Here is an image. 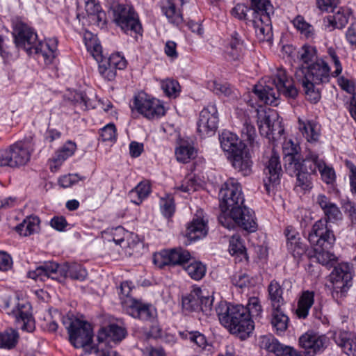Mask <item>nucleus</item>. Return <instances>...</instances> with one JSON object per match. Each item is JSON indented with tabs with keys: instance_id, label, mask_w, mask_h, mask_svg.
Returning <instances> with one entry per match:
<instances>
[{
	"instance_id": "51",
	"label": "nucleus",
	"mask_w": 356,
	"mask_h": 356,
	"mask_svg": "<svg viewBox=\"0 0 356 356\" xmlns=\"http://www.w3.org/2000/svg\"><path fill=\"white\" fill-rule=\"evenodd\" d=\"M245 307L248 310V317L251 318V319L261 316L262 307L259 298L255 296L250 297L247 306Z\"/></svg>"
},
{
	"instance_id": "1",
	"label": "nucleus",
	"mask_w": 356,
	"mask_h": 356,
	"mask_svg": "<svg viewBox=\"0 0 356 356\" xmlns=\"http://www.w3.org/2000/svg\"><path fill=\"white\" fill-rule=\"evenodd\" d=\"M13 35L17 48L24 49L30 55L36 54L45 64L51 63L56 58L57 39L49 38L44 42H39L34 30L23 22H19L15 25Z\"/></svg>"
},
{
	"instance_id": "16",
	"label": "nucleus",
	"mask_w": 356,
	"mask_h": 356,
	"mask_svg": "<svg viewBox=\"0 0 356 356\" xmlns=\"http://www.w3.org/2000/svg\"><path fill=\"white\" fill-rule=\"evenodd\" d=\"M190 259V252L181 248L164 250L154 255V263L160 268L166 266H184Z\"/></svg>"
},
{
	"instance_id": "52",
	"label": "nucleus",
	"mask_w": 356,
	"mask_h": 356,
	"mask_svg": "<svg viewBox=\"0 0 356 356\" xmlns=\"http://www.w3.org/2000/svg\"><path fill=\"white\" fill-rule=\"evenodd\" d=\"M177 159L179 162L187 163L195 156L194 147L188 145H181L175 152Z\"/></svg>"
},
{
	"instance_id": "30",
	"label": "nucleus",
	"mask_w": 356,
	"mask_h": 356,
	"mask_svg": "<svg viewBox=\"0 0 356 356\" xmlns=\"http://www.w3.org/2000/svg\"><path fill=\"white\" fill-rule=\"evenodd\" d=\"M268 300L272 308L282 307L286 303L283 297V289L280 283L272 280L268 286Z\"/></svg>"
},
{
	"instance_id": "20",
	"label": "nucleus",
	"mask_w": 356,
	"mask_h": 356,
	"mask_svg": "<svg viewBox=\"0 0 356 356\" xmlns=\"http://www.w3.org/2000/svg\"><path fill=\"white\" fill-rule=\"evenodd\" d=\"M266 177L264 179V184L268 193L271 188L279 184L280 177L282 172V167L278 154L272 151L271 155L266 163L264 170Z\"/></svg>"
},
{
	"instance_id": "4",
	"label": "nucleus",
	"mask_w": 356,
	"mask_h": 356,
	"mask_svg": "<svg viewBox=\"0 0 356 356\" xmlns=\"http://www.w3.org/2000/svg\"><path fill=\"white\" fill-rule=\"evenodd\" d=\"M330 67L323 60H319L309 66H302L295 72V78L305 91L306 98L312 103H317L321 99L319 86L327 81Z\"/></svg>"
},
{
	"instance_id": "5",
	"label": "nucleus",
	"mask_w": 356,
	"mask_h": 356,
	"mask_svg": "<svg viewBox=\"0 0 356 356\" xmlns=\"http://www.w3.org/2000/svg\"><path fill=\"white\" fill-rule=\"evenodd\" d=\"M87 271L76 263H65L62 266L53 261H44L33 270L28 273V277L35 281L44 282L48 279L62 282L67 277L72 280L83 281L87 277Z\"/></svg>"
},
{
	"instance_id": "45",
	"label": "nucleus",
	"mask_w": 356,
	"mask_h": 356,
	"mask_svg": "<svg viewBox=\"0 0 356 356\" xmlns=\"http://www.w3.org/2000/svg\"><path fill=\"white\" fill-rule=\"evenodd\" d=\"M188 275L195 280H200L205 275L206 267L200 261H193L184 266Z\"/></svg>"
},
{
	"instance_id": "60",
	"label": "nucleus",
	"mask_w": 356,
	"mask_h": 356,
	"mask_svg": "<svg viewBox=\"0 0 356 356\" xmlns=\"http://www.w3.org/2000/svg\"><path fill=\"white\" fill-rule=\"evenodd\" d=\"M232 282L234 285L241 289L248 286L250 283V277L246 273H236L232 277Z\"/></svg>"
},
{
	"instance_id": "18",
	"label": "nucleus",
	"mask_w": 356,
	"mask_h": 356,
	"mask_svg": "<svg viewBox=\"0 0 356 356\" xmlns=\"http://www.w3.org/2000/svg\"><path fill=\"white\" fill-rule=\"evenodd\" d=\"M134 108L147 119L158 118L165 113L164 107L159 99L147 98L145 95L135 97Z\"/></svg>"
},
{
	"instance_id": "55",
	"label": "nucleus",
	"mask_w": 356,
	"mask_h": 356,
	"mask_svg": "<svg viewBox=\"0 0 356 356\" xmlns=\"http://www.w3.org/2000/svg\"><path fill=\"white\" fill-rule=\"evenodd\" d=\"M334 339L336 343L341 347L343 352L347 355H350L349 351L352 348L350 342L352 341V337H350V334L347 332H339L335 334Z\"/></svg>"
},
{
	"instance_id": "44",
	"label": "nucleus",
	"mask_w": 356,
	"mask_h": 356,
	"mask_svg": "<svg viewBox=\"0 0 356 356\" xmlns=\"http://www.w3.org/2000/svg\"><path fill=\"white\" fill-rule=\"evenodd\" d=\"M314 252L318 261L324 265L332 266L337 260L336 256L330 252L331 248H315Z\"/></svg>"
},
{
	"instance_id": "31",
	"label": "nucleus",
	"mask_w": 356,
	"mask_h": 356,
	"mask_svg": "<svg viewBox=\"0 0 356 356\" xmlns=\"http://www.w3.org/2000/svg\"><path fill=\"white\" fill-rule=\"evenodd\" d=\"M86 11L91 23L97 26L104 25L105 23L106 14L102 10L99 3L95 0H88L86 3Z\"/></svg>"
},
{
	"instance_id": "63",
	"label": "nucleus",
	"mask_w": 356,
	"mask_h": 356,
	"mask_svg": "<svg viewBox=\"0 0 356 356\" xmlns=\"http://www.w3.org/2000/svg\"><path fill=\"white\" fill-rule=\"evenodd\" d=\"M119 294L120 299L122 300V304L124 306V302L128 298H132L130 297V293L132 290L131 282L126 281L121 283L119 287Z\"/></svg>"
},
{
	"instance_id": "50",
	"label": "nucleus",
	"mask_w": 356,
	"mask_h": 356,
	"mask_svg": "<svg viewBox=\"0 0 356 356\" xmlns=\"http://www.w3.org/2000/svg\"><path fill=\"white\" fill-rule=\"evenodd\" d=\"M209 88L218 96L230 97L233 92L232 88L227 83L213 81L209 83Z\"/></svg>"
},
{
	"instance_id": "28",
	"label": "nucleus",
	"mask_w": 356,
	"mask_h": 356,
	"mask_svg": "<svg viewBox=\"0 0 356 356\" xmlns=\"http://www.w3.org/2000/svg\"><path fill=\"white\" fill-rule=\"evenodd\" d=\"M222 149L229 154V155L238 149L244 148L245 145L239 140L237 136L229 131H224L219 136Z\"/></svg>"
},
{
	"instance_id": "54",
	"label": "nucleus",
	"mask_w": 356,
	"mask_h": 356,
	"mask_svg": "<svg viewBox=\"0 0 356 356\" xmlns=\"http://www.w3.org/2000/svg\"><path fill=\"white\" fill-rule=\"evenodd\" d=\"M180 335L190 341L194 343L197 347L204 348L207 345L206 337L199 332H180Z\"/></svg>"
},
{
	"instance_id": "47",
	"label": "nucleus",
	"mask_w": 356,
	"mask_h": 356,
	"mask_svg": "<svg viewBox=\"0 0 356 356\" xmlns=\"http://www.w3.org/2000/svg\"><path fill=\"white\" fill-rule=\"evenodd\" d=\"M229 253L246 258L245 248L238 235H234L229 240Z\"/></svg>"
},
{
	"instance_id": "61",
	"label": "nucleus",
	"mask_w": 356,
	"mask_h": 356,
	"mask_svg": "<svg viewBox=\"0 0 356 356\" xmlns=\"http://www.w3.org/2000/svg\"><path fill=\"white\" fill-rule=\"evenodd\" d=\"M161 87L167 95L172 96L179 91V85L174 80H166L162 83Z\"/></svg>"
},
{
	"instance_id": "15",
	"label": "nucleus",
	"mask_w": 356,
	"mask_h": 356,
	"mask_svg": "<svg viewBox=\"0 0 356 356\" xmlns=\"http://www.w3.org/2000/svg\"><path fill=\"white\" fill-rule=\"evenodd\" d=\"M308 240L314 248H332L336 238L333 231L326 225V221L321 219L312 226L308 235Z\"/></svg>"
},
{
	"instance_id": "13",
	"label": "nucleus",
	"mask_w": 356,
	"mask_h": 356,
	"mask_svg": "<svg viewBox=\"0 0 356 356\" xmlns=\"http://www.w3.org/2000/svg\"><path fill=\"white\" fill-rule=\"evenodd\" d=\"M219 199L222 213H226L232 207L243 204L245 199L241 184L234 179H229L220 191Z\"/></svg>"
},
{
	"instance_id": "29",
	"label": "nucleus",
	"mask_w": 356,
	"mask_h": 356,
	"mask_svg": "<svg viewBox=\"0 0 356 356\" xmlns=\"http://www.w3.org/2000/svg\"><path fill=\"white\" fill-rule=\"evenodd\" d=\"M252 19H262V17H270L274 14V8L269 0H251Z\"/></svg>"
},
{
	"instance_id": "25",
	"label": "nucleus",
	"mask_w": 356,
	"mask_h": 356,
	"mask_svg": "<svg viewBox=\"0 0 356 356\" xmlns=\"http://www.w3.org/2000/svg\"><path fill=\"white\" fill-rule=\"evenodd\" d=\"M316 203L323 211L325 218L323 220L326 221V225L328 221H337L342 219L343 215L339 208L325 195H318L316 198Z\"/></svg>"
},
{
	"instance_id": "27",
	"label": "nucleus",
	"mask_w": 356,
	"mask_h": 356,
	"mask_svg": "<svg viewBox=\"0 0 356 356\" xmlns=\"http://www.w3.org/2000/svg\"><path fill=\"white\" fill-rule=\"evenodd\" d=\"M258 40L261 42H270L273 40L271 19L262 17V19H252Z\"/></svg>"
},
{
	"instance_id": "11",
	"label": "nucleus",
	"mask_w": 356,
	"mask_h": 356,
	"mask_svg": "<svg viewBox=\"0 0 356 356\" xmlns=\"http://www.w3.org/2000/svg\"><path fill=\"white\" fill-rule=\"evenodd\" d=\"M352 279L351 268L348 264H339L331 273V295L338 304H341L346 296L348 290L352 285Z\"/></svg>"
},
{
	"instance_id": "24",
	"label": "nucleus",
	"mask_w": 356,
	"mask_h": 356,
	"mask_svg": "<svg viewBox=\"0 0 356 356\" xmlns=\"http://www.w3.org/2000/svg\"><path fill=\"white\" fill-rule=\"evenodd\" d=\"M300 147L291 140L286 141L283 146L284 168L286 172H295L302 163L299 154Z\"/></svg>"
},
{
	"instance_id": "56",
	"label": "nucleus",
	"mask_w": 356,
	"mask_h": 356,
	"mask_svg": "<svg viewBox=\"0 0 356 356\" xmlns=\"http://www.w3.org/2000/svg\"><path fill=\"white\" fill-rule=\"evenodd\" d=\"M286 245L289 252H291L293 257L296 259L301 258L306 252V245L300 241L298 242L291 241L286 243Z\"/></svg>"
},
{
	"instance_id": "57",
	"label": "nucleus",
	"mask_w": 356,
	"mask_h": 356,
	"mask_svg": "<svg viewBox=\"0 0 356 356\" xmlns=\"http://www.w3.org/2000/svg\"><path fill=\"white\" fill-rule=\"evenodd\" d=\"M100 137L103 141H115L116 140V129L113 124H108L101 129Z\"/></svg>"
},
{
	"instance_id": "42",
	"label": "nucleus",
	"mask_w": 356,
	"mask_h": 356,
	"mask_svg": "<svg viewBox=\"0 0 356 356\" xmlns=\"http://www.w3.org/2000/svg\"><path fill=\"white\" fill-rule=\"evenodd\" d=\"M39 222L40 220L38 217H29L16 227V231L21 236H29L36 232L38 228Z\"/></svg>"
},
{
	"instance_id": "23",
	"label": "nucleus",
	"mask_w": 356,
	"mask_h": 356,
	"mask_svg": "<svg viewBox=\"0 0 356 356\" xmlns=\"http://www.w3.org/2000/svg\"><path fill=\"white\" fill-rule=\"evenodd\" d=\"M236 151L229 156L233 168L243 176L249 175L252 171V162L246 150V145L244 148L238 149Z\"/></svg>"
},
{
	"instance_id": "32",
	"label": "nucleus",
	"mask_w": 356,
	"mask_h": 356,
	"mask_svg": "<svg viewBox=\"0 0 356 356\" xmlns=\"http://www.w3.org/2000/svg\"><path fill=\"white\" fill-rule=\"evenodd\" d=\"M243 41L241 39L238 33H234L231 38L229 45L225 50L226 56L231 60H238L243 56Z\"/></svg>"
},
{
	"instance_id": "14",
	"label": "nucleus",
	"mask_w": 356,
	"mask_h": 356,
	"mask_svg": "<svg viewBox=\"0 0 356 356\" xmlns=\"http://www.w3.org/2000/svg\"><path fill=\"white\" fill-rule=\"evenodd\" d=\"M313 158H316V153L309 151L295 172H287L291 176H296V187L298 190L306 192L312 188V176L315 174V165L312 163Z\"/></svg>"
},
{
	"instance_id": "49",
	"label": "nucleus",
	"mask_w": 356,
	"mask_h": 356,
	"mask_svg": "<svg viewBox=\"0 0 356 356\" xmlns=\"http://www.w3.org/2000/svg\"><path fill=\"white\" fill-rule=\"evenodd\" d=\"M298 58L305 64H308L316 58V49L315 47L305 44L298 51Z\"/></svg>"
},
{
	"instance_id": "62",
	"label": "nucleus",
	"mask_w": 356,
	"mask_h": 356,
	"mask_svg": "<svg viewBox=\"0 0 356 356\" xmlns=\"http://www.w3.org/2000/svg\"><path fill=\"white\" fill-rule=\"evenodd\" d=\"M250 8L244 4H237L232 10V14L238 19H248V12H250Z\"/></svg>"
},
{
	"instance_id": "36",
	"label": "nucleus",
	"mask_w": 356,
	"mask_h": 356,
	"mask_svg": "<svg viewBox=\"0 0 356 356\" xmlns=\"http://www.w3.org/2000/svg\"><path fill=\"white\" fill-rule=\"evenodd\" d=\"M176 0H167L166 3L162 6V11L169 22L179 25L183 22L182 14L180 10L176 9Z\"/></svg>"
},
{
	"instance_id": "39",
	"label": "nucleus",
	"mask_w": 356,
	"mask_h": 356,
	"mask_svg": "<svg viewBox=\"0 0 356 356\" xmlns=\"http://www.w3.org/2000/svg\"><path fill=\"white\" fill-rule=\"evenodd\" d=\"M259 345L261 348L270 353H273L277 356H281L285 347L271 335L261 337Z\"/></svg>"
},
{
	"instance_id": "34",
	"label": "nucleus",
	"mask_w": 356,
	"mask_h": 356,
	"mask_svg": "<svg viewBox=\"0 0 356 356\" xmlns=\"http://www.w3.org/2000/svg\"><path fill=\"white\" fill-rule=\"evenodd\" d=\"M314 302V293L312 291H304L300 296L298 302L296 314L300 318H305L309 314V311Z\"/></svg>"
},
{
	"instance_id": "64",
	"label": "nucleus",
	"mask_w": 356,
	"mask_h": 356,
	"mask_svg": "<svg viewBox=\"0 0 356 356\" xmlns=\"http://www.w3.org/2000/svg\"><path fill=\"white\" fill-rule=\"evenodd\" d=\"M213 298L210 296H204L202 293L200 311H202L205 315L211 314L212 305Z\"/></svg>"
},
{
	"instance_id": "19",
	"label": "nucleus",
	"mask_w": 356,
	"mask_h": 356,
	"mask_svg": "<svg viewBox=\"0 0 356 356\" xmlns=\"http://www.w3.org/2000/svg\"><path fill=\"white\" fill-rule=\"evenodd\" d=\"M257 124L261 135L270 138L275 135L280 136L284 129L280 126V122L276 120V113H267L264 111H257Z\"/></svg>"
},
{
	"instance_id": "22",
	"label": "nucleus",
	"mask_w": 356,
	"mask_h": 356,
	"mask_svg": "<svg viewBox=\"0 0 356 356\" xmlns=\"http://www.w3.org/2000/svg\"><path fill=\"white\" fill-rule=\"evenodd\" d=\"M207 222L204 220L203 211H197L193 220L188 224L186 236L191 241L204 237L207 234Z\"/></svg>"
},
{
	"instance_id": "40",
	"label": "nucleus",
	"mask_w": 356,
	"mask_h": 356,
	"mask_svg": "<svg viewBox=\"0 0 356 356\" xmlns=\"http://www.w3.org/2000/svg\"><path fill=\"white\" fill-rule=\"evenodd\" d=\"M316 157L312 159V163L315 165V172L318 170L323 180L327 184L333 182L335 179V172L333 168L327 166L323 160L319 159L316 154Z\"/></svg>"
},
{
	"instance_id": "17",
	"label": "nucleus",
	"mask_w": 356,
	"mask_h": 356,
	"mask_svg": "<svg viewBox=\"0 0 356 356\" xmlns=\"http://www.w3.org/2000/svg\"><path fill=\"white\" fill-rule=\"evenodd\" d=\"M218 122V111L214 104H209L200 112L197 122V131L202 137L215 134Z\"/></svg>"
},
{
	"instance_id": "8",
	"label": "nucleus",
	"mask_w": 356,
	"mask_h": 356,
	"mask_svg": "<svg viewBox=\"0 0 356 356\" xmlns=\"http://www.w3.org/2000/svg\"><path fill=\"white\" fill-rule=\"evenodd\" d=\"M33 148V138L28 137L0 149V167L18 168L25 165L30 161Z\"/></svg>"
},
{
	"instance_id": "41",
	"label": "nucleus",
	"mask_w": 356,
	"mask_h": 356,
	"mask_svg": "<svg viewBox=\"0 0 356 356\" xmlns=\"http://www.w3.org/2000/svg\"><path fill=\"white\" fill-rule=\"evenodd\" d=\"M19 334L16 330L8 328L0 333V348L12 349L17 343Z\"/></svg>"
},
{
	"instance_id": "38",
	"label": "nucleus",
	"mask_w": 356,
	"mask_h": 356,
	"mask_svg": "<svg viewBox=\"0 0 356 356\" xmlns=\"http://www.w3.org/2000/svg\"><path fill=\"white\" fill-rule=\"evenodd\" d=\"M271 325L277 332H284L288 327L289 318L282 311V307L272 308Z\"/></svg>"
},
{
	"instance_id": "43",
	"label": "nucleus",
	"mask_w": 356,
	"mask_h": 356,
	"mask_svg": "<svg viewBox=\"0 0 356 356\" xmlns=\"http://www.w3.org/2000/svg\"><path fill=\"white\" fill-rule=\"evenodd\" d=\"M325 22L327 23L325 26L327 28L342 29L348 22V17L339 10L334 15H329L325 19Z\"/></svg>"
},
{
	"instance_id": "35",
	"label": "nucleus",
	"mask_w": 356,
	"mask_h": 356,
	"mask_svg": "<svg viewBox=\"0 0 356 356\" xmlns=\"http://www.w3.org/2000/svg\"><path fill=\"white\" fill-rule=\"evenodd\" d=\"M202 293V290L197 288L191 291L187 296L183 298V308L191 312L200 311Z\"/></svg>"
},
{
	"instance_id": "33",
	"label": "nucleus",
	"mask_w": 356,
	"mask_h": 356,
	"mask_svg": "<svg viewBox=\"0 0 356 356\" xmlns=\"http://www.w3.org/2000/svg\"><path fill=\"white\" fill-rule=\"evenodd\" d=\"M299 129L309 143L316 142L319 138V126L313 121L298 120Z\"/></svg>"
},
{
	"instance_id": "7",
	"label": "nucleus",
	"mask_w": 356,
	"mask_h": 356,
	"mask_svg": "<svg viewBox=\"0 0 356 356\" xmlns=\"http://www.w3.org/2000/svg\"><path fill=\"white\" fill-rule=\"evenodd\" d=\"M63 323L69 334L71 344L76 348H83L88 353H95L92 346L93 330L90 323L77 318L66 317L63 318Z\"/></svg>"
},
{
	"instance_id": "48",
	"label": "nucleus",
	"mask_w": 356,
	"mask_h": 356,
	"mask_svg": "<svg viewBox=\"0 0 356 356\" xmlns=\"http://www.w3.org/2000/svg\"><path fill=\"white\" fill-rule=\"evenodd\" d=\"M151 192L150 184L147 181L140 182L130 191V196L138 195L137 202H142Z\"/></svg>"
},
{
	"instance_id": "46",
	"label": "nucleus",
	"mask_w": 356,
	"mask_h": 356,
	"mask_svg": "<svg viewBox=\"0 0 356 356\" xmlns=\"http://www.w3.org/2000/svg\"><path fill=\"white\" fill-rule=\"evenodd\" d=\"M293 24L294 26L300 31L306 38H312L314 34V27L307 23L304 17L301 15H298L293 20Z\"/></svg>"
},
{
	"instance_id": "6",
	"label": "nucleus",
	"mask_w": 356,
	"mask_h": 356,
	"mask_svg": "<svg viewBox=\"0 0 356 356\" xmlns=\"http://www.w3.org/2000/svg\"><path fill=\"white\" fill-rule=\"evenodd\" d=\"M85 44L94 59L98 63V70L103 78L113 80L116 75V70H123L127 66V61L120 54H114L105 58L102 55V49L96 36L90 33L84 35Z\"/></svg>"
},
{
	"instance_id": "9",
	"label": "nucleus",
	"mask_w": 356,
	"mask_h": 356,
	"mask_svg": "<svg viewBox=\"0 0 356 356\" xmlns=\"http://www.w3.org/2000/svg\"><path fill=\"white\" fill-rule=\"evenodd\" d=\"M229 211V216L226 213H221L218 216L219 222L225 227L231 229L234 227V222L244 230L249 232H254L257 229V224L255 221L254 212L247 207L244 203L241 205L232 207Z\"/></svg>"
},
{
	"instance_id": "2",
	"label": "nucleus",
	"mask_w": 356,
	"mask_h": 356,
	"mask_svg": "<svg viewBox=\"0 0 356 356\" xmlns=\"http://www.w3.org/2000/svg\"><path fill=\"white\" fill-rule=\"evenodd\" d=\"M253 92L261 102L273 106L280 104L281 94L288 99H293L298 95V90L293 80L289 79L283 69H278L274 76L268 81L255 85Z\"/></svg>"
},
{
	"instance_id": "21",
	"label": "nucleus",
	"mask_w": 356,
	"mask_h": 356,
	"mask_svg": "<svg viewBox=\"0 0 356 356\" xmlns=\"http://www.w3.org/2000/svg\"><path fill=\"white\" fill-rule=\"evenodd\" d=\"M124 307L128 314L142 321H151L155 316V310L149 305L135 298H128L124 301Z\"/></svg>"
},
{
	"instance_id": "10",
	"label": "nucleus",
	"mask_w": 356,
	"mask_h": 356,
	"mask_svg": "<svg viewBox=\"0 0 356 356\" xmlns=\"http://www.w3.org/2000/svg\"><path fill=\"white\" fill-rule=\"evenodd\" d=\"M127 335L126 330L116 324H111L108 330L102 329L97 335V347H93L95 353L99 356H121L115 350H112L113 344L116 345Z\"/></svg>"
},
{
	"instance_id": "53",
	"label": "nucleus",
	"mask_w": 356,
	"mask_h": 356,
	"mask_svg": "<svg viewBox=\"0 0 356 356\" xmlns=\"http://www.w3.org/2000/svg\"><path fill=\"white\" fill-rule=\"evenodd\" d=\"M242 141H246L250 145L253 144L256 137V130L254 126L245 119L241 129Z\"/></svg>"
},
{
	"instance_id": "37",
	"label": "nucleus",
	"mask_w": 356,
	"mask_h": 356,
	"mask_svg": "<svg viewBox=\"0 0 356 356\" xmlns=\"http://www.w3.org/2000/svg\"><path fill=\"white\" fill-rule=\"evenodd\" d=\"M26 305H19L17 310L15 312V315L17 320L22 321L23 325H22V330L27 331L28 332H32L35 330V321L32 318L31 314L25 309Z\"/></svg>"
},
{
	"instance_id": "26",
	"label": "nucleus",
	"mask_w": 356,
	"mask_h": 356,
	"mask_svg": "<svg viewBox=\"0 0 356 356\" xmlns=\"http://www.w3.org/2000/svg\"><path fill=\"white\" fill-rule=\"evenodd\" d=\"M326 339L325 336H320L314 332H306L300 337L299 343L305 350H312L314 355L323 350Z\"/></svg>"
},
{
	"instance_id": "3",
	"label": "nucleus",
	"mask_w": 356,
	"mask_h": 356,
	"mask_svg": "<svg viewBox=\"0 0 356 356\" xmlns=\"http://www.w3.org/2000/svg\"><path fill=\"white\" fill-rule=\"evenodd\" d=\"M216 312L220 323L241 339L248 337L254 330V322L248 317V310L243 305L220 301L216 307Z\"/></svg>"
},
{
	"instance_id": "12",
	"label": "nucleus",
	"mask_w": 356,
	"mask_h": 356,
	"mask_svg": "<svg viewBox=\"0 0 356 356\" xmlns=\"http://www.w3.org/2000/svg\"><path fill=\"white\" fill-rule=\"evenodd\" d=\"M113 21L127 33L140 34L142 26L131 6L118 4L113 8Z\"/></svg>"
},
{
	"instance_id": "59",
	"label": "nucleus",
	"mask_w": 356,
	"mask_h": 356,
	"mask_svg": "<svg viewBox=\"0 0 356 356\" xmlns=\"http://www.w3.org/2000/svg\"><path fill=\"white\" fill-rule=\"evenodd\" d=\"M161 210L163 215L166 218H170L175 212V204L172 198L161 200Z\"/></svg>"
},
{
	"instance_id": "58",
	"label": "nucleus",
	"mask_w": 356,
	"mask_h": 356,
	"mask_svg": "<svg viewBox=\"0 0 356 356\" xmlns=\"http://www.w3.org/2000/svg\"><path fill=\"white\" fill-rule=\"evenodd\" d=\"M76 148V145L75 143L68 141L58 152L56 159L58 161L66 159L67 157L72 156L74 154Z\"/></svg>"
}]
</instances>
